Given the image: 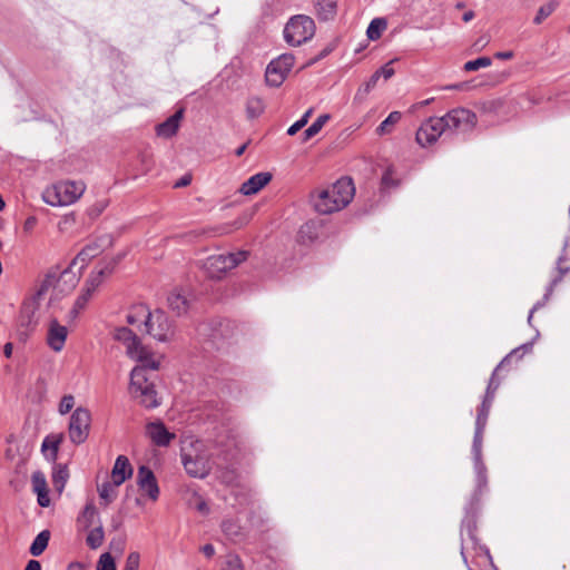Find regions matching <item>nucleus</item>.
Here are the masks:
<instances>
[{
  "mask_svg": "<svg viewBox=\"0 0 570 570\" xmlns=\"http://www.w3.org/2000/svg\"><path fill=\"white\" fill-rule=\"evenodd\" d=\"M355 195V187L351 178L343 177L330 188L318 193L314 199L317 213L327 215L346 207Z\"/></svg>",
  "mask_w": 570,
  "mask_h": 570,
  "instance_id": "f257e3e1",
  "label": "nucleus"
},
{
  "mask_svg": "<svg viewBox=\"0 0 570 570\" xmlns=\"http://www.w3.org/2000/svg\"><path fill=\"white\" fill-rule=\"evenodd\" d=\"M112 336L116 341L124 344L127 356L137 361L139 365L149 366L153 371L159 368V360L154 358L153 353L142 345L140 338L130 328L125 326L117 327Z\"/></svg>",
  "mask_w": 570,
  "mask_h": 570,
  "instance_id": "f03ea898",
  "label": "nucleus"
},
{
  "mask_svg": "<svg viewBox=\"0 0 570 570\" xmlns=\"http://www.w3.org/2000/svg\"><path fill=\"white\" fill-rule=\"evenodd\" d=\"M112 336L116 341L124 344L127 356L137 361L139 365L149 366L153 371L159 368V360L154 358L153 353L142 345L140 338L130 328L125 326L117 327Z\"/></svg>",
  "mask_w": 570,
  "mask_h": 570,
  "instance_id": "7ed1b4c3",
  "label": "nucleus"
},
{
  "mask_svg": "<svg viewBox=\"0 0 570 570\" xmlns=\"http://www.w3.org/2000/svg\"><path fill=\"white\" fill-rule=\"evenodd\" d=\"M150 370L149 366L144 364L137 365L130 373V393L139 401V403L146 409L157 407L160 402L157 397L154 383L149 381L146 375V371Z\"/></svg>",
  "mask_w": 570,
  "mask_h": 570,
  "instance_id": "20e7f679",
  "label": "nucleus"
},
{
  "mask_svg": "<svg viewBox=\"0 0 570 570\" xmlns=\"http://www.w3.org/2000/svg\"><path fill=\"white\" fill-rule=\"evenodd\" d=\"M83 181L66 180L47 187L42 193V199L50 206H68L76 203L85 193Z\"/></svg>",
  "mask_w": 570,
  "mask_h": 570,
  "instance_id": "39448f33",
  "label": "nucleus"
},
{
  "mask_svg": "<svg viewBox=\"0 0 570 570\" xmlns=\"http://www.w3.org/2000/svg\"><path fill=\"white\" fill-rule=\"evenodd\" d=\"M146 333L159 342H169L175 335V324L165 311L157 308L154 312L141 307Z\"/></svg>",
  "mask_w": 570,
  "mask_h": 570,
  "instance_id": "423d86ee",
  "label": "nucleus"
},
{
  "mask_svg": "<svg viewBox=\"0 0 570 570\" xmlns=\"http://www.w3.org/2000/svg\"><path fill=\"white\" fill-rule=\"evenodd\" d=\"M248 255L247 250L212 255L205 259L203 267L210 278L220 279L228 271L246 261Z\"/></svg>",
  "mask_w": 570,
  "mask_h": 570,
  "instance_id": "0eeeda50",
  "label": "nucleus"
},
{
  "mask_svg": "<svg viewBox=\"0 0 570 570\" xmlns=\"http://www.w3.org/2000/svg\"><path fill=\"white\" fill-rule=\"evenodd\" d=\"M315 33L314 20L305 14H297L289 19L284 28V39L293 47L301 46L313 38Z\"/></svg>",
  "mask_w": 570,
  "mask_h": 570,
  "instance_id": "6e6552de",
  "label": "nucleus"
},
{
  "mask_svg": "<svg viewBox=\"0 0 570 570\" xmlns=\"http://www.w3.org/2000/svg\"><path fill=\"white\" fill-rule=\"evenodd\" d=\"M295 62L292 53H282L266 67L265 81L271 87H279L288 76Z\"/></svg>",
  "mask_w": 570,
  "mask_h": 570,
  "instance_id": "1a4fd4ad",
  "label": "nucleus"
},
{
  "mask_svg": "<svg viewBox=\"0 0 570 570\" xmlns=\"http://www.w3.org/2000/svg\"><path fill=\"white\" fill-rule=\"evenodd\" d=\"M91 414L86 407H77L69 421L68 434L73 444H82L89 435Z\"/></svg>",
  "mask_w": 570,
  "mask_h": 570,
  "instance_id": "9d476101",
  "label": "nucleus"
},
{
  "mask_svg": "<svg viewBox=\"0 0 570 570\" xmlns=\"http://www.w3.org/2000/svg\"><path fill=\"white\" fill-rule=\"evenodd\" d=\"M443 119L445 122H448V131H456L462 134L473 130L478 122L476 115L470 109L463 107L450 110L443 116Z\"/></svg>",
  "mask_w": 570,
  "mask_h": 570,
  "instance_id": "9b49d317",
  "label": "nucleus"
},
{
  "mask_svg": "<svg viewBox=\"0 0 570 570\" xmlns=\"http://www.w3.org/2000/svg\"><path fill=\"white\" fill-rule=\"evenodd\" d=\"M39 309V303L35 301H27L23 303L19 317L17 321V336L21 342H26L38 326V318L36 316Z\"/></svg>",
  "mask_w": 570,
  "mask_h": 570,
  "instance_id": "f8f14e48",
  "label": "nucleus"
},
{
  "mask_svg": "<svg viewBox=\"0 0 570 570\" xmlns=\"http://www.w3.org/2000/svg\"><path fill=\"white\" fill-rule=\"evenodd\" d=\"M448 122L443 117H431L425 120L416 131V141L422 147L434 144L438 138L446 132Z\"/></svg>",
  "mask_w": 570,
  "mask_h": 570,
  "instance_id": "ddd939ff",
  "label": "nucleus"
},
{
  "mask_svg": "<svg viewBox=\"0 0 570 570\" xmlns=\"http://www.w3.org/2000/svg\"><path fill=\"white\" fill-rule=\"evenodd\" d=\"M532 346H533L532 342L524 343V344L515 347L514 350H512L508 355H505L503 357V360L497 365V367L494 368V371H493V373H492V375L490 377V381H489V384L487 386V391H485V394H484V397H483L484 400H488V401H493L494 400L495 392H497V390L500 386V381L497 380V372L505 363H508L512 357L522 358V356L525 353L531 352Z\"/></svg>",
  "mask_w": 570,
  "mask_h": 570,
  "instance_id": "4468645a",
  "label": "nucleus"
},
{
  "mask_svg": "<svg viewBox=\"0 0 570 570\" xmlns=\"http://www.w3.org/2000/svg\"><path fill=\"white\" fill-rule=\"evenodd\" d=\"M181 463L186 472L193 478H205L209 472L207 461L199 455L194 456L190 452L185 449L181 450Z\"/></svg>",
  "mask_w": 570,
  "mask_h": 570,
  "instance_id": "2eb2a0df",
  "label": "nucleus"
},
{
  "mask_svg": "<svg viewBox=\"0 0 570 570\" xmlns=\"http://www.w3.org/2000/svg\"><path fill=\"white\" fill-rule=\"evenodd\" d=\"M68 337L67 326L60 324L57 318H51L48 324L47 344L53 352H61Z\"/></svg>",
  "mask_w": 570,
  "mask_h": 570,
  "instance_id": "dca6fc26",
  "label": "nucleus"
},
{
  "mask_svg": "<svg viewBox=\"0 0 570 570\" xmlns=\"http://www.w3.org/2000/svg\"><path fill=\"white\" fill-rule=\"evenodd\" d=\"M566 261L564 254L560 255L557 261V269L559 271V275L554 277L550 284L547 287L546 294L543 295L542 299L538 301L533 307L530 309L529 316H528V324L532 326V318L535 311L543 307L547 302L550 299V296L553 293L554 287L562 281V277L564 274H567L570 269V267H564L563 262Z\"/></svg>",
  "mask_w": 570,
  "mask_h": 570,
  "instance_id": "f3484780",
  "label": "nucleus"
},
{
  "mask_svg": "<svg viewBox=\"0 0 570 570\" xmlns=\"http://www.w3.org/2000/svg\"><path fill=\"white\" fill-rule=\"evenodd\" d=\"M137 484L148 498L156 501L159 497V487L154 472L146 465H141L137 472Z\"/></svg>",
  "mask_w": 570,
  "mask_h": 570,
  "instance_id": "a211bd4d",
  "label": "nucleus"
},
{
  "mask_svg": "<svg viewBox=\"0 0 570 570\" xmlns=\"http://www.w3.org/2000/svg\"><path fill=\"white\" fill-rule=\"evenodd\" d=\"M146 434L157 446H167L175 439V434L169 432L160 421L148 423Z\"/></svg>",
  "mask_w": 570,
  "mask_h": 570,
  "instance_id": "6ab92c4d",
  "label": "nucleus"
},
{
  "mask_svg": "<svg viewBox=\"0 0 570 570\" xmlns=\"http://www.w3.org/2000/svg\"><path fill=\"white\" fill-rule=\"evenodd\" d=\"M272 177L267 171L257 173L242 184L239 191L245 196L255 195L272 180Z\"/></svg>",
  "mask_w": 570,
  "mask_h": 570,
  "instance_id": "aec40b11",
  "label": "nucleus"
},
{
  "mask_svg": "<svg viewBox=\"0 0 570 570\" xmlns=\"http://www.w3.org/2000/svg\"><path fill=\"white\" fill-rule=\"evenodd\" d=\"M472 455L474 462L476 489L479 491L487 487V466L482 460V443H472Z\"/></svg>",
  "mask_w": 570,
  "mask_h": 570,
  "instance_id": "412c9836",
  "label": "nucleus"
},
{
  "mask_svg": "<svg viewBox=\"0 0 570 570\" xmlns=\"http://www.w3.org/2000/svg\"><path fill=\"white\" fill-rule=\"evenodd\" d=\"M134 469L129 459L125 455H118L111 470V480L116 485H121L126 480L132 476Z\"/></svg>",
  "mask_w": 570,
  "mask_h": 570,
  "instance_id": "4be33fe9",
  "label": "nucleus"
},
{
  "mask_svg": "<svg viewBox=\"0 0 570 570\" xmlns=\"http://www.w3.org/2000/svg\"><path fill=\"white\" fill-rule=\"evenodd\" d=\"M68 275L67 271L60 272L59 268H55L49 271L42 282L40 283L39 288L37 289L36 294L32 296L31 301H35L39 303V301L42 298V296L50 289L56 288L57 285L60 283V279Z\"/></svg>",
  "mask_w": 570,
  "mask_h": 570,
  "instance_id": "5701e85b",
  "label": "nucleus"
},
{
  "mask_svg": "<svg viewBox=\"0 0 570 570\" xmlns=\"http://www.w3.org/2000/svg\"><path fill=\"white\" fill-rule=\"evenodd\" d=\"M492 403L493 401H488L483 399L480 407L478 409L473 443H483V433L488 423V417L490 414Z\"/></svg>",
  "mask_w": 570,
  "mask_h": 570,
  "instance_id": "b1692460",
  "label": "nucleus"
},
{
  "mask_svg": "<svg viewBox=\"0 0 570 570\" xmlns=\"http://www.w3.org/2000/svg\"><path fill=\"white\" fill-rule=\"evenodd\" d=\"M184 117V108L178 109L174 115L161 124L157 125L156 132L159 137L171 138L179 129L180 121Z\"/></svg>",
  "mask_w": 570,
  "mask_h": 570,
  "instance_id": "393cba45",
  "label": "nucleus"
},
{
  "mask_svg": "<svg viewBox=\"0 0 570 570\" xmlns=\"http://www.w3.org/2000/svg\"><path fill=\"white\" fill-rule=\"evenodd\" d=\"M32 490L37 493L38 504L42 508H47L50 504L48 495L46 475L41 471H36L31 475Z\"/></svg>",
  "mask_w": 570,
  "mask_h": 570,
  "instance_id": "a878e982",
  "label": "nucleus"
},
{
  "mask_svg": "<svg viewBox=\"0 0 570 570\" xmlns=\"http://www.w3.org/2000/svg\"><path fill=\"white\" fill-rule=\"evenodd\" d=\"M62 439V434H49L43 439L41 452L47 461L56 462Z\"/></svg>",
  "mask_w": 570,
  "mask_h": 570,
  "instance_id": "bb28decb",
  "label": "nucleus"
},
{
  "mask_svg": "<svg viewBox=\"0 0 570 570\" xmlns=\"http://www.w3.org/2000/svg\"><path fill=\"white\" fill-rule=\"evenodd\" d=\"M314 9L318 20H333L337 12V0H314Z\"/></svg>",
  "mask_w": 570,
  "mask_h": 570,
  "instance_id": "cd10ccee",
  "label": "nucleus"
},
{
  "mask_svg": "<svg viewBox=\"0 0 570 570\" xmlns=\"http://www.w3.org/2000/svg\"><path fill=\"white\" fill-rule=\"evenodd\" d=\"M168 307L176 313L177 316H181L187 313L189 307V302L181 293V291L174 289L169 293L167 297Z\"/></svg>",
  "mask_w": 570,
  "mask_h": 570,
  "instance_id": "c85d7f7f",
  "label": "nucleus"
},
{
  "mask_svg": "<svg viewBox=\"0 0 570 570\" xmlns=\"http://www.w3.org/2000/svg\"><path fill=\"white\" fill-rule=\"evenodd\" d=\"M220 528L225 537L232 542H239L244 539L243 529L236 520L225 519Z\"/></svg>",
  "mask_w": 570,
  "mask_h": 570,
  "instance_id": "c756f323",
  "label": "nucleus"
},
{
  "mask_svg": "<svg viewBox=\"0 0 570 570\" xmlns=\"http://www.w3.org/2000/svg\"><path fill=\"white\" fill-rule=\"evenodd\" d=\"M100 253L101 248L97 243L88 244L79 252V254L72 261V265L80 263V268H82Z\"/></svg>",
  "mask_w": 570,
  "mask_h": 570,
  "instance_id": "7c9ffc66",
  "label": "nucleus"
},
{
  "mask_svg": "<svg viewBox=\"0 0 570 570\" xmlns=\"http://www.w3.org/2000/svg\"><path fill=\"white\" fill-rule=\"evenodd\" d=\"M119 485H116L115 482L111 480V482L106 481L102 482L97 487V491L99 494V498L101 500V503L104 505L110 504L117 497V488Z\"/></svg>",
  "mask_w": 570,
  "mask_h": 570,
  "instance_id": "2f4dec72",
  "label": "nucleus"
},
{
  "mask_svg": "<svg viewBox=\"0 0 570 570\" xmlns=\"http://www.w3.org/2000/svg\"><path fill=\"white\" fill-rule=\"evenodd\" d=\"M50 540V531L49 530H42L37 534V537L33 539L29 552L33 557H39L42 554V552L47 549L48 543Z\"/></svg>",
  "mask_w": 570,
  "mask_h": 570,
  "instance_id": "473e14b6",
  "label": "nucleus"
},
{
  "mask_svg": "<svg viewBox=\"0 0 570 570\" xmlns=\"http://www.w3.org/2000/svg\"><path fill=\"white\" fill-rule=\"evenodd\" d=\"M265 110V104L257 96L249 97L246 101V116L248 119L258 118Z\"/></svg>",
  "mask_w": 570,
  "mask_h": 570,
  "instance_id": "72a5a7b5",
  "label": "nucleus"
},
{
  "mask_svg": "<svg viewBox=\"0 0 570 570\" xmlns=\"http://www.w3.org/2000/svg\"><path fill=\"white\" fill-rule=\"evenodd\" d=\"M69 478L68 469L65 465H56L52 472V485L56 491L61 493Z\"/></svg>",
  "mask_w": 570,
  "mask_h": 570,
  "instance_id": "f704fd0d",
  "label": "nucleus"
},
{
  "mask_svg": "<svg viewBox=\"0 0 570 570\" xmlns=\"http://www.w3.org/2000/svg\"><path fill=\"white\" fill-rule=\"evenodd\" d=\"M386 20L384 18L373 19L366 30L367 38L370 40H377L381 38L382 32L386 29Z\"/></svg>",
  "mask_w": 570,
  "mask_h": 570,
  "instance_id": "c9c22d12",
  "label": "nucleus"
},
{
  "mask_svg": "<svg viewBox=\"0 0 570 570\" xmlns=\"http://www.w3.org/2000/svg\"><path fill=\"white\" fill-rule=\"evenodd\" d=\"M328 119H330V115H327V114L318 116L315 119V121L303 132L302 141L305 142L308 139H311L312 137H314L315 135H317L322 130L324 125L328 121Z\"/></svg>",
  "mask_w": 570,
  "mask_h": 570,
  "instance_id": "e433bc0d",
  "label": "nucleus"
},
{
  "mask_svg": "<svg viewBox=\"0 0 570 570\" xmlns=\"http://www.w3.org/2000/svg\"><path fill=\"white\" fill-rule=\"evenodd\" d=\"M402 114L400 111H392L376 128L379 135L391 132L392 127L400 121Z\"/></svg>",
  "mask_w": 570,
  "mask_h": 570,
  "instance_id": "4c0bfd02",
  "label": "nucleus"
},
{
  "mask_svg": "<svg viewBox=\"0 0 570 570\" xmlns=\"http://www.w3.org/2000/svg\"><path fill=\"white\" fill-rule=\"evenodd\" d=\"M104 537H105L104 529L101 525H99L89 531V533L86 538V542H87L88 547H90L91 549H97L102 544Z\"/></svg>",
  "mask_w": 570,
  "mask_h": 570,
  "instance_id": "58836bf2",
  "label": "nucleus"
},
{
  "mask_svg": "<svg viewBox=\"0 0 570 570\" xmlns=\"http://www.w3.org/2000/svg\"><path fill=\"white\" fill-rule=\"evenodd\" d=\"M188 504L189 507L196 509L203 515L209 513V507L207 502L196 491H194L190 498L188 499Z\"/></svg>",
  "mask_w": 570,
  "mask_h": 570,
  "instance_id": "ea45409f",
  "label": "nucleus"
},
{
  "mask_svg": "<svg viewBox=\"0 0 570 570\" xmlns=\"http://www.w3.org/2000/svg\"><path fill=\"white\" fill-rule=\"evenodd\" d=\"M492 65V59L490 57H479L474 60L466 61L463 66L465 71H476L481 68H488Z\"/></svg>",
  "mask_w": 570,
  "mask_h": 570,
  "instance_id": "a19ab883",
  "label": "nucleus"
},
{
  "mask_svg": "<svg viewBox=\"0 0 570 570\" xmlns=\"http://www.w3.org/2000/svg\"><path fill=\"white\" fill-rule=\"evenodd\" d=\"M558 3L551 1L544 6H541L533 19L535 24H540L544 19H547L557 8Z\"/></svg>",
  "mask_w": 570,
  "mask_h": 570,
  "instance_id": "79ce46f5",
  "label": "nucleus"
},
{
  "mask_svg": "<svg viewBox=\"0 0 570 570\" xmlns=\"http://www.w3.org/2000/svg\"><path fill=\"white\" fill-rule=\"evenodd\" d=\"M124 255L118 254L115 257H111L110 259H107L102 263V266L98 269V272H104V277H107L111 275L116 268V266L119 264V262L122 259Z\"/></svg>",
  "mask_w": 570,
  "mask_h": 570,
  "instance_id": "37998d69",
  "label": "nucleus"
},
{
  "mask_svg": "<svg viewBox=\"0 0 570 570\" xmlns=\"http://www.w3.org/2000/svg\"><path fill=\"white\" fill-rule=\"evenodd\" d=\"M97 570H117L114 558L110 553H102L97 563Z\"/></svg>",
  "mask_w": 570,
  "mask_h": 570,
  "instance_id": "c03bdc74",
  "label": "nucleus"
},
{
  "mask_svg": "<svg viewBox=\"0 0 570 570\" xmlns=\"http://www.w3.org/2000/svg\"><path fill=\"white\" fill-rule=\"evenodd\" d=\"M222 570H244L240 558L236 554H229L224 562Z\"/></svg>",
  "mask_w": 570,
  "mask_h": 570,
  "instance_id": "a18cd8bd",
  "label": "nucleus"
},
{
  "mask_svg": "<svg viewBox=\"0 0 570 570\" xmlns=\"http://www.w3.org/2000/svg\"><path fill=\"white\" fill-rule=\"evenodd\" d=\"M104 272H94L86 282V287L95 292L104 281Z\"/></svg>",
  "mask_w": 570,
  "mask_h": 570,
  "instance_id": "49530a36",
  "label": "nucleus"
},
{
  "mask_svg": "<svg viewBox=\"0 0 570 570\" xmlns=\"http://www.w3.org/2000/svg\"><path fill=\"white\" fill-rule=\"evenodd\" d=\"M140 563V554L136 551L130 552L126 559L124 570H138Z\"/></svg>",
  "mask_w": 570,
  "mask_h": 570,
  "instance_id": "de8ad7c7",
  "label": "nucleus"
},
{
  "mask_svg": "<svg viewBox=\"0 0 570 570\" xmlns=\"http://www.w3.org/2000/svg\"><path fill=\"white\" fill-rule=\"evenodd\" d=\"M75 405V399L72 395H65L59 404V413L60 414H67L71 411V409Z\"/></svg>",
  "mask_w": 570,
  "mask_h": 570,
  "instance_id": "09e8293b",
  "label": "nucleus"
},
{
  "mask_svg": "<svg viewBox=\"0 0 570 570\" xmlns=\"http://www.w3.org/2000/svg\"><path fill=\"white\" fill-rule=\"evenodd\" d=\"M92 294H94V292H91V291H89V288L85 287L82 293L77 297L73 305L77 306V308H80L82 311L86 307L89 299L91 298Z\"/></svg>",
  "mask_w": 570,
  "mask_h": 570,
  "instance_id": "8fccbe9b",
  "label": "nucleus"
},
{
  "mask_svg": "<svg viewBox=\"0 0 570 570\" xmlns=\"http://www.w3.org/2000/svg\"><path fill=\"white\" fill-rule=\"evenodd\" d=\"M393 60L385 63L383 67L375 71L379 75V78L384 77L385 80L390 79L394 76L395 70L392 68Z\"/></svg>",
  "mask_w": 570,
  "mask_h": 570,
  "instance_id": "3c124183",
  "label": "nucleus"
},
{
  "mask_svg": "<svg viewBox=\"0 0 570 570\" xmlns=\"http://www.w3.org/2000/svg\"><path fill=\"white\" fill-rule=\"evenodd\" d=\"M379 79V75L374 72L360 90H363L365 94L370 92L376 86Z\"/></svg>",
  "mask_w": 570,
  "mask_h": 570,
  "instance_id": "603ef678",
  "label": "nucleus"
},
{
  "mask_svg": "<svg viewBox=\"0 0 570 570\" xmlns=\"http://www.w3.org/2000/svg\"><path fill=\"white\" fill-rule=\"evenodd\" d=\"M141 307H142V306H139V307L136 309L135 314H128V315H127V322H128V324L134 325V324H136V323L140 322V321L144 318V316H142V314H141V309H140Z\"/></svg>",
  "mask_w": 570,
  "mask_h": 570,
  "instance_id": "864d4df0",
  "label": "nucleus"
},
{
  "mask_svg": "<svg viewBox=\"0 0 570 570\" xmlns=\"http://www.w3.org/2000/svg\"><path fill=\"white\" fill-rule=\"evenodd\" d=\"M37 218L35 216H29L24 223H23V230L26 233H31L33 230V228L36 227L37 225Z\"/></svg>",
  "mask_w": 570,
  "mask_h": 570,
  "instance_id": "5fc2aeb1",
  "label": "nucleus"
},
{
  "mask_svg": "<svg viewBox=\"0 0 570 570\" xmlns=\"http://www.w3.org/2000/svg\"><path fill=\"white\" fill-rule=\"evenodd\" d=\"M306 124L298 119L297 121H295L288 129H287V135L289 136H294L295 134H297Z\"/></svg>",
  "mask_w": 570,
  "mask_h": 570,
  "instance_id": "6e6d98bb",
  "label": "nucleus"
},
{
  "mask_svg": "<svg viewBox=\"0 0 570 570\" xmlns=\"http://www.w3.org/2000/svg\"><path fill=\"white\" fill-rule=\"evenodd\" d=\"M191 181V177L189 175L183 176L179 180H177L174 185L176 188L188 186Z\"/></svg>",
  "mask_w": 570,
  "mask_h": 570,
  "instance_id": "4d7b16f0",
  "label": "nucleus"
},
{
  "mask_svg": "<svg viewBox=\"0 0 570 570\" xmlns=\"http://www.w3.org/2000/svg\"><path fill=\"white\" fill-rule=\"evenodd\" d=\"M80 312H81V309L77 308V306L73 305L67 315L68 323H72L78 317Z\"/></svg>",
  "mask_w": 570,
  "mask_h": 570,
  "instance_id": "13d9d810",
  "label": "nucleus"
},
{
  "mask_svg": "<svg viewBox=\"0 0 570 570\" xmlns=\"http://www.w3.org/2000/svg\"><path fill=\"white\" fill-rule=\"evenodd\" d=\"M202 552L207 557L212 558L215 554V548L213 544L207 543L202 548Z\"/></svg>",
  "mask_w": 570,
  "mask_h": 570,
  "instance_id": "bf43d9fd",
  "label": "nucleus"
},
{
  "mask_svg": "<svg viewBox=\"0 0 570 570\" xmlns=\"http://www.w3.org/2000/svg\"><path fill=\"white\" fill-rule=\"evenodd\" d=\"M494 57L497 59H501V60H509L513 57V52L512 51H498L494 53Z\"/></svg>",
  "mask_w": 570,
  "mask_h": 570,
  "instance_id": "052dcab7",
  "label": "nucleus"
},
{
  "mask_svg": "<svg viewBox=\"0 0 570 570\" xmlns=\"http://www.w3.org/2000/svg\"><path fill=\"white\" fill-rule=\"evenodd\" d=\"M24 570H41V564L38 560H29Z\"/></svg>",
  "mask_w": 570,
  "mask_h": 570,
  "instance_id": "680f3d73",
  "label": "nucleus"
},
{
  "mask_svg": "<svg viewBox=\"0 0 570 570\" xmlns=\"http://www.w3.org/2000/svg\"><path fill=\"white\" fill-rule=\"evenodd\" d=\"M95 514H96L95 507H92L90 504L86 505V508L83 510V515L87 518H92Z\"/></svg>",
  "mask_w": 570,
  "mask_h": 570,
  "instance_id": "e2e57ef3",
  "label": "nucleus"
},
{
  "mask_svg": "<svg viewBox=\"0 0 570 570\" xmlns=\"http://www.w3.org/2000/svg\"><path fill=\"white\" fill-rule=\"evenodd\" d=\"M13 351L12 343H6L3 346V354L7 358L11 357Z\"/></svg>",
  "mask_w": 570,
  "mask_h": 570,
  "instance_id": "0e129e2a",
  "label": "nucleus"
},
{
  "mask_svg": "<svg viewBox=\"0 0 570 570\" xmlns=\"http://www.w3.org/2000/svg\"><path fill=\"white\" fill-rule=\"evenodd\" d=\"M474 18V12L472 10H469L466 11L463 17H462V20L464 22H470L472 19Z\"/></svg>",
  "mask_w": 570,
  "mask_h": 570,
  "instance_id": "69168bd1",
  "label": "nucleus"
},
{
  "mask_svg": "<svg viewBox=\"0 0 570 570\" xmlns=\"http://www.w3.org/2000/svg\"><path fill=\"white\" fill-rule=\"evenodd\" d=\"M246 148H247V144H244V145L239 146V147L235 150V155H236L237 157L242 156V155L245 153Z\"/></svg>",
  "mask_w": 570,
  "mask_h": 570,
  "instance_id": "338daca9",
  "label": "nucleus"
},
{
  "mask_svg": "<svg viewBox=\"0 0 570 570\" xmlns=\"http://www.w3.org/2000/svg\"><path fill=\"white\" fill-rule=\"evenodd\" d=\"M332 51V48L327 47L325 49H323L320 55L317 56V59H323L325 58L330 52Z\"/></svg>",
  "mask_w": 570,
  "mask_h": 570,
  "instance_id": "774afa93",
  "label": "nucleus"
}]
</instances>
